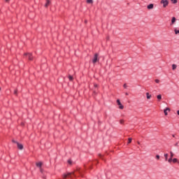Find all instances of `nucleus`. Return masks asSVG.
<instances>
[{"mask_svg": "<svg viewBox=\"0 0 179 179\" xmlns=\"http://www.w3.org/2000/svg\"><path fill=\"white\" fill-rule=\"evenodd\" d=\"M0 90H1V87H0Z\"/></svg>", "mask_w": 179, "mask_h": 179, "instance_id": "40", "label": "nucleus"}, {"mask_svg": "<svg viewBox=\"0 0 179 179\" xmlns=\"http://www.w3.org/2000/svg\"><path fill=\"white\" fill-rule=\"evenodd\" d=\"M146 96H147V99L149 100L151 97H152V95L149 94V92H147L146 93Z\"/></svg>", "mask_w": 179, "mask_h": 179, "instance_id": "11", "label": "nucleus"}, {"mask_svg": "<svg viewBox=\"0 0 179 179\" xmlns=\"http://www.w3.org/2000/svg\"><path fill=\"white\" fill-rule=\"evenodd\" d=\"M24 55L25 57H28V59H29V61H31L33 59V56H31V53H25Z\"/></svg>", "mask_w": 179, "mask_h": 179, "instance_id": "5", "label": "nucleus"}, {"mask_svg": "<svg viewBox=\"0 0 179 179\" xmlns=\"http://www.w3.org/2000/svg\"><path fill=\"white\" fill-rule=\"evenodd\" d=\"M85 23H87V20H85Z\"/></svg>", "mask_w": 179, "mask_h": 179, "instance_id": "38", "label": "nucleus"}, {"mask_svg": "<svg viewBox=\"0 0 179 179\" xmlns=\"http://www.w3.org/2000/svg\"><path fill=\"white\" fill-rule=\"evenodd\" d=\"M50 3H51V1L50 0H46V3L45 4V7L48 8V6H50Z\"/></svg>", "mask_w": 179, "mask_h": 179, "instance_id": "7", "label": "nucleus"}, {"mask_svg": "<svg viewBox=\"0 0 179 179\" xmlns=\"http://www.w3.org/2000/svg\"><path fill=\"white\" fill-rule=\"evenodd\" d=\"M120 124H124V120H121L120 121Z\"/></svg>", "mask_w": 179, "mask_h": 179, "instance_id": "29", "label": "nucleus"}, {"mask_svg": "<svg viewBox=\"0 0 179 179\" xmlns=\"http://www.w3.org/2000/svg\"><path fill=\"white\" fill-rule=\"evenodd\" d=\"M132 142V138H129L128 143H131Z\"/></svg>", "mask_w": 179, "mask_h": 179, "instance_id": "24", "label": "nucleus"}, {"mask_svg": "<svg viewBox=\"0 0 179 179\" xmlns=\"http://www.w3.org/2000/svg\"><path fill=\"white\" fill-rule=\"evenodd\" d=\"M172 162L173 163H178V159L177 158H173Z\"/></svg>", "mask_w": 179, "mask_h": 179, "instance_id": "13", "label": "nucleus"}, {"mask_svg": "<svg viewBox=\"0 0 179 179\" xmlns=\"http://www.w3.org/2000/svg\"><path fill=\"white\" fill-rule=\"evenodd\" d=\"M138 145H141V143L139 141H138Z\"/></svg>", "mask_w": 179, "mask_h": 179, "instance_id": "35", "label": "nucleus"}, {"mask_svg": "<svg viewBox=\"0 0 179 179\" xmlns=\"http://www.w3.org/2000/svg\"><path fill=\"white\" fill-rule=\"evenodd\" d=\"M157 99L159 101H160V100H162V94H159L157 96Z\"/></svg>", "mask_w": 179, "mask_h": 179, "instance_id": "12", "label": "nucleus"}, {"mask_svg": "<svg viewBox=\"0 0 179 179\" xmlns=\"http://www.w3.org/2000/svg\"><path fill=\"white\" fill-rule=\"evenodd\" d=\"M169 163H171V162H173V158L170 157L168 160Z\"/></svg>", "mask_w": 179, "mask_h": 179, "instance_id": "20", "label": "nucleus"}, {"mask_svg": "<svg viewBox=\"0 0 179 179\" xmlns=\"http://www.w3.org/2000/svg\"><path fill=\"white\" fill-rule=\"evenodd\" d=\"M72 176H73V173H69L67 174H64L63 175V178H67V177H70V178H72Z\"/></svg>", "mask_w": 179, "mask_h": 179, "instance_id": "3", "label": "nucleus"}, {"mask_svg": "<svg viewBox=\"0 0 179 179\" xmlns=\"http://www.w3.org/2000/svg\"><path fill=\"white\" fill-rule=\"evenodd\" d=\"M126 96H128V93L127 92H126Z\"/></svg>", "mask_w": 179, "mask_h": 179, "instance_id": "37", "label": "nucleus"}, {"mask_svg": "<svg viewBox=\"0 0 179 179\" xmlns=\"http://www.w3.org/2000/svg\"><path fill=\"white\" fill-rule=\"evenodd\" d=\"M155 83H160V80L156 79L155 80Z\"/></svg>", "mask_w": 179, "mask_h": 179, "instance_id": "23", "label": "nucleus"}, {"mask_svg": "<svg viewBox=\"0 0 179 179\" xmlns=\"http://www.w3.org/2000/svg\"><path fill=\"white\" fill-rule=\"evenodd\" d=\"M99 61V55L96 53L94 55V59L92 60L93 64H96Z\"/></svg>", "mask_w": 179, "mask_h": 179, "instance_id": "2", "label": "nucleus"}, {"mask_svg": "<svg viewBox=\"0 0 179 179\" xmlns=\"http://www.w3.org/2000/svg\"><path fill=\"white\" fill-rule=\"evenodd\" d=\"M172 3H177V0H171Z\"/></svg>", "mask_w": 179, "mask_h": 179, "instance_id": "22", "label": "nucleus"}, {"mask_svg": "<svg viewBox=\"0 0 179 179\" xmlns=\"http://www.w3.org/2000/svg\"><path fill=\"white\" fill-rule=\"evenodd\" d=\"M36 166H37V167H41V166H43V163L38 162V163H36Z\"/></svg>", "mask_w": 179, "mask_h": 179, "instance_id": "14", "label": "nucleus"}, {"mask_svg": "<svg viewBox=\"0 0 179 179\" xmlns=\"http://www.w3.org/2000/svg\"><path fill=\"white\" fill-rule=\"evenodd\" d=\"M167 111H170V109L169 108H166V109L164 110L165 115H168Z\"/></svg>", "mask_w": 179, "mask_h": 179, "instance_id": "9", "label": "nucleus"}, {"mask_svg": "<svg viewBox=\"0 0 179 179\" xmlns=\"http://www.w3.org/2000/svg\"><path fill=\"white\" fill-rule=\"evenodd\" d=\"M123 87H124V89H127V87H128V85H127V84H124V85H123Z\"/></svg>", "mask_w": 179, "mask_h": 179, "instance_id": "25", "label": "nucleus"}, {"mask_svg": "<svg viewBox=\"0 0 179 179\" xmlns=\"http://www.w3.org/2000/svg\"><path fill=\"white\" fill-rule=\"evenodd\" d=\"M87 3H93V0H87Z\"/></svg>", "mask_w": 179, "mask_h": 179, "instance_id": "19", "label": "nucleus"}, {"mask_svg": "<svg viewBox=\"0 0 179 179\" xmlns=\"http://www.w3.org/2000/svg\"><path fill=\"white\" fill-rule=\"evenodd\" d=\"M171 157L173 159L174 157V153H173V151L170 152Z\"/></svg>", "mask_w": 179, "mask_h": 179, "instance_id": "17", "label": "nucleus"}, {"mask_svg": "<svg viewBox=\"0 0 179 179\" xmlns=\"http://www.w3.org/2000/svg\"><path fill=\"white\" fill-rule=\"evenodd\" d=\"M17 145L18 149H20V150H23V145L22 144L17 143Z\"/></svg>", "mask_w": 179, "mask_h": 179, "instance_id": "6", "label": "nucleus"}, {"mask_svg": "<svg viewBox=\"0 0 179 179\" xmlns=\"http://www.w3.org/2000/svg\"><path fill=\"white\" fill-rule=\"evenodd\" d=\"M156 159H157V160H159V159H160V155H156Z\"/></svg>", "mask_w": 179, "mask_h": 179, "instance_id": "26", "label": "nucleus"}, {"mask_svg": "<svg viewBox=\"0 0 179 179\" xmlns=\"http://www.w3.org/2000/svg\"><path fill=\"white\" fill-rule=\"evenodd\" d=\"M176 17H173L172 20H171V24H174V23H176Z\"/></svg>", "mask_w": 179, "mask_h": 179, "instance_id": "10", "label": "nucleus"}, {"mask_svg": "<svg viewBox=\"0 0 179 179\" xmlns=\"http://www.w3.org/2000/svg\"><path fill=\"white\" fill-rule=\"evenodd\" d=\"M94 87H97L98 85H97V84H94Z\"/></svg>", "mask_w": 179, "mask_h": 179, "instance_id": "31", "label": "nucleus"}, {"mask_svg": "<svg viewBox=\"0 0 179 179\" xmlns=\"http://www.w3.org/2000/svg\"><path fill=\"white\" fill-rule=\"evenodd\" d=\"M154 5L153 3H150L147 6L148 9H153Z\"/></svg>", "mask_w": 179, "mask_h": 179, "instance_id": "8", "label": "nucleus"}, {"mask_svg": "<svg viewBox=\"0 0 179 179\" xmlns=\"http://www.w3.org/2000/svg\"><path fill=\"white\" fill-rule=\"evenodd\" d=\"M100 157H101V155H99Z\"/></svg>", "mask_w": 179, "mask_h": 179, "instance_id": "39", "label": "nucleus"}, {"mask_svg": "<svg viewBox=\"0 0 179 179\" xmlns=\"http://www.w3.org/2000/svg\"><path fill=\"white\" fill-rule=\"evenodd\" d=\"M172 69H173V71L177 69V65L173 64V65H172Z\"/></svg>", "mask_w": 179, "mask_h": 179, "instance_id": "15", "label": "nucleus"}, {"mask_svg": "<svg viewBox=\"0 0 179 179\" xmlns=\"http://www.w3.org/2000/svg\"><path fill=\"white\" fill-rule=\"evenodd\" d=\"M160 3L163 5V8H166L169 6V0H161Z\"/></svg>", "mask_w": 179, "mask_h": 179, "instance_id": "1", "label": "nucleus"}, {"mask_svg": "<svg viewBox=\"0 0 179 179\" xmlns=\"http://www.w3.org/2000/svg\"><path fill=\"white\" fill-rule=\"evenodd\" d=\"M13 143H17V142L15 140H13Z\"/></svg>", "mask_w": 179, "mask_h": 179, "instance_id": "30", "label": "nucleus"}, {"mask_svg": "<svg viewBox=\"0 0 179 179\" xmlns=\"http://www.w3.org/2000/svg\"><path fill=\"white\" fill-rule=\"evenodd\" d=\"M164 157H165V162H167L168 157H169V154H164Z\"/></svg>", "mask_w": 179, "mask_h": 179, "instance_id": "16", "label": "nucleus"}, {"mask_svg": "<svg viewBox=\"0 0 179 179\" xmlns=\"http://www.w3.org/2000/svg\"><path fill=\"white\" fill-rule=\"evenodd\" d=\"M177 114H178V115H179V110L177 111Z\"/></svg>", "mask_w": 179, "mask_h": 179, "instance_id": "34", "label": "nucleus"}, {"mask_svg": "<svg viewBox=\"0 0 179 179\" xmlns=\"http://www.w3.org/2000/svg\"><path fill=\"white\" fill-rule=\"evenodd\" d=\"M175 34H179V30H177L176 29H174Z\"/></svg>", "mask_w": 179, "mask_h": 179, "instance_id": "21", "label": "nucleus"}, {"mask_svg": "<svg viewBox=\"0 0 179 179\" xmlns=\"http://www.w3.org/2000/svg\"><path fill=\"white\" fill-rule=\"evenodd\" d=\"M175 146H178V143H176L175 144Z\"/></svg>", "mask_w": 179, "mask_h": 179, "instance_id": "32", "label": "nucleus"}, {"mask_svg": "<svg viewBox=\"0 0 179 179\" xmlns=\"http://www.w3.org/2000/svg\"><path fill=\"white\" fill-rule=\"evenodd\" d=\"M117 103L119 106V108L120 110H124V106H122V104L121 103V101H120V99L117 100Z\"/></svg>", "mask_w": 179, "mask_h": 179, "instance_id": "4", "label": "nucleus"}, {"mask_svg": "<svg viewBox=\"0 0 179 179\" xmlns=\"http://www.w3.org/2000/svg\"><path fill=\"white\" fill-rule=\"evenodd\" d=\"M172 136H173V138H175V137H176V135L173 134Z\"/></svg>", "mask_w": 179, "mask_h": 179, "instance_id": "33", "label": "nucleus"}, {"mask_svg": "<svg viewBox=\"0 0 179 179\" xmlns=\"http://www.w3.org/2000/svg\"><path fill=\"white\" fill-rule=\"evenodd\" d=\"M69 80L72 81V80H73V77L72 76H69Z\"/></svg>", "mask_w": 179, "mask_h": 179, "instance_id": "18", "label": "nucleus"}, {"mask_svg": "<svg viewBox=\"0 0 179 179\" xmlns=\"http://www.w3.org/2000/svg\"><path fill=\"white\" fill-rule=\"evenodd\" d=\"M14 94L17 95V90H15L14 91Z\"/></svg>", "mask_w": 179, "mask_h": 179, "instance_id": "28", "label": "nucleus"}, {"mask_svg": "<svg viewBox=\"0 0 179 179\" xmlns=\"http://www.w3.org/2000/svg\"><path fill=\"white\" fill-rule=\"evenodd\" d=\"M68 163H69V164H72V161L71 159H69Z\"/></svg>", "mask_w": 179, "mask_h": 179, "instance_id": "27", "label": "nucleus"}, {"mask_svg": "<svg viewBox=\"0 0 179 179\" xmlns=\"http://www.w3.org/2000/svg\"><path fill=\"white\" fill-rule=\"evenodd\" d=\"M6 2H9V0H6Z\"/></svg>", "mask_w": 179, "mask_h": 179, "instance_id": "36", "label": "nucleus"}]
</instances>
